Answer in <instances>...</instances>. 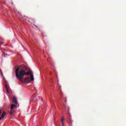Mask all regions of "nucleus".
Here are the masks:
<instances>
[{
  "label": "nucleus",
  "mask_w": 126,
  "mask_h": 126,
  "mask_svg": "<svg viewBox=\"0 0 126 126\" xmlns=\"http://www.w3.org/2000/svg\"><path fill=\"white\" fill-rule=\"evenodd\" d=\"M71 124H72V122L71 121Z\"/></svg>",
  "instance_id": "12"
},
{
  "label": "nucleus",
  "mask_w": 126,
  "mask_h": 126,
  "mask_svg": "<svg viewBox=\"0 0 126 126\" xmlns=\"http://www.w3.org/2000/svg\"><path fill=\"white\" fill-rule=\"evenodd\" d=\"M6 113H5V112H3L2 113V115L1 116V117H0V121H2V120H3V119H6Z\"/></svg>",
  "instance_id": "2"
},
{
  "label": "nucleus",
  "mask_w": 126,
  "mask_h": 126,
  "mask_svg": "<svg viewBox=\"0 0 126 126\" xmlns=\"http://www.w3.org/2000/svg\"><path fill=\"white\" fill-rule=\"evenodd\" d=\"M15 107H16V106L14 104H12L11 105V110H13L14 108H15Z\"/></svg>",
  "instance_id": "5"
},
{
  "label": "nucleus",
  "mask_w": 126,
  "mask_h": 126,
  "mask_svg": "<svg viewBox=\"0 0 126 126\" xmlns=\"http://www.w3.org/2000/svg\"><path fill=\"white\" fill-rule=\"evenodd\" d=\"M35 27H36V28H37L38 27H37V26H35Z\"/></svg>",
  "instance_id": "11"
},
{
  "label": "nucleus",
  "mask_w": 126,
  "mask_h": 126,
  "mask_svg": "<svg viewBox=\"0 0 126 126\" xmlns=\"http://www.w3.org/2000/svg\"><path fill=\"white\" fill-rule=\"evenodd\" d=\"M25 69H26V66L24 65H22L17 67L15 70L16 77H17L20 81L23 82V83H30V77L23 79L25 75H29V74L31 75V74H32L29 71L26 72Z\"/></svg>",
  "instance_id": "1"
},
{
  "label": "nucleus",
  "mask_w": 126,
  "mask_h": 126,
  "mask_svg": "<svg viewBox=\"0 0 126 126\" xmlns=\"http://www.w3.org/2000/svg\"><path fill=\"white\" fill-rule=\"evenodd\" d=\"M32 21H33V23L35 22V20H34V19H32Z\"/></svg>",
  "instance_id": "9"
},
{
  "label": "nucleus",
  "mask_w": 126,
  "mask_h": 126,
  "mask_svg": "<svg viewBox=\"0 0 126 126\" xmlns=\"http://www.w3.org/2000/svg\"><path fill=\"white\" fill-rule=\"evenodd\" d=\"M16 14H17V13L20 14V15H21V13L19 12H16Z\"/></svg>",
  "instance_id": "8"
},
{
  "label": "nucleus",
  "mask_w": 126,
  "mask_h": 126,
  "mask_svg": "<svg viewBox=\"0 0 126 126\" xmlns=\"http://www.w3.org/2000/svg\"><path fill=\"white\" fill-rule=\"evenodd\" d=\"M5 89H6L7 92H8V87L7 86V85H5Z\"/></svg>",
  "instance_id": "7"
},
{
  "label": "nucleus",
  "mask_w": 126,
  "mask_h": 126,
  "mask_svg": "<svg viewBox=\"0 0 126 126\" xmlns=\"http://www.w3.org/2000/svg\"><path fill=\"white\" fill-rule=\"evenodd\" d=\"M13 113H14V110H13V109H11V111L10 112V115H13Z\"/></svg>",
  "instance_id": "6"
},
{
  "label": "nucleus",
  "mask_w": 126,
  "mask_h": 126,
  "mask_svg": "<svg viewBox=\"0 0 126 126\" xmlns=\"http://www.w3.org/2000/svg\"><path fill=\"white\" fill-rule=\"evenodd\" d=\"M30 82L34 80V75H33V74L31 75V78H30Z\"/></svg>",
  "instance_id": "4"
},
{
  "label": "nucleus",
  "mask_w": 126,
  "mask_h": 126,
  "mask_svg": "<svg viewBox=\"0 0 126 126\" xmlns=\"http://www.w3.org/2000/svg\"><path fill=\"white\" fill-rule=\"evenodd\" d=\"M12 100L15 104H17V98L16 97H13Z\"/></svg>",
  "instance_id": "3"
},
{
  "label": "nucleus",
  "mask_w": 126,
  "mask_h": 126,
  "mask_svg": "<svg viewBox=\"0 0 126 126\" xmlns=\"http://www.w3.org/2000/svg\"><path fill=\"white\" fill-rule=\"evenodd\" d=\"M1 114V110L0 109V115Z\"/></svg>",
  "instance_id": "10"
}]
</instances>
